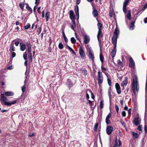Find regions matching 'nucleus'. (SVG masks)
<instances>
[{
    "mask_svg": "<svg viewBox=\"0 0 147 147\" xmlns=\"http://www.w3.org/2000/svg\"><path fill=\"white\" fill-rule=\"evenodd\" d=\"M14 93L12 92L8 91L4 92V94L1 93V95L0 101L1 104L3 105L7 106H10L16 103V100H14L12 102H8V99L5 96H12L14 95Z\"/></svg>",
    "mask_w": 147,
    "mask_h": 147,
    "instance_id": "f257e3e1",
    "label": "nucleus"
},
{
    "mask_svg": "<svg viewBox=\"0 0 147 147\" xmlns=\"http://www.w3.org/2000/svg\"><path fill=\"white\" fill-rule=\"evenodd\" d=\"M119 31L117 29V27L115 28L114 32V34L112 38V43L114 45H116L117 39L118 37Z\"/></svg>",
    "mask_w": 147,
    "mask_h": 147,
    "instance_id": "f03ea898",
    "label": "nucleus"
},
{
    "mask_svg": "<svg viewBox=\"0 0 147 147\" xmlns=\"http://www.w3.org/2000/svg\"><path fill=\"white\" fill-rule=\"evenodd\" d=\"M132 88L134 92H135L136 90L138 91L139 89L138 84L136 78L135 79L133 80L132 82Z\"/></svg>",
    "mask_w": 147,
    "mask_h": 147,
    "instance_id": "7ed1b4c3",
    "label": "nucleus"
},
{
    "mask_svg": "<svg viewBox=\"0 0 147 147\" xmlns=\"http://www.w3.org/2000/svg\"><path fill=\"white\" fill-rule=\"evenodd\" d=\"M86 49L88 50L89 53L88 57L90 59H91L92 61H94V56L93 51L91 47H89L88 45H87Z\"/></svg>",
    "mask_w": 147,
    "mask_h": 147,
    "instance_id": "20e7f679",
    "label": "nucleus"
},
{
    "mask_svg": "<svg viewBox=\"0 0 147 147\" xmlns=\"http://www.w3.org/2000/svg\"><path fill=\"white\" fill-rule=\"evenodd\" d=\"M97 78L98 84L100 85L103 81V78L102 72L100 71L98 72Z\"/></svg>",
    "mask_w": 147,
    "mask_h": 147,
    "instance_id": "39448f33",
    "label": "nucleus"
},
{
    "mask_svg": "<svg viewBox=\"0 0 147 147\" xmlns=\"http://www.w3.org/2000/svg\"><path fill=\"white\" fill-rule=\"evenodd\" d=\"M141 120L139 117L135 118L133 120V123L135 125H138L141 122Z\"/></svg>",
    "mask_w": 147,
    "mask_h": 147,
    "instance_id": "423d86ee",
    "label": "nucleus"
},
{
    "mask_svg": "<svg viewBox=\"0 0 147 147\" xmlns=\"http://www.w3.org/2000/svg\"><path fill=\"white\" fill-rule=\"evenodd\" d=\"M113 130V127L111 126H108L106 129V131L108 135H110L111 134Z\"/></svg>",
    "mask_w": 147,
    "mask_h": 147,
    "instance_id": "0eeeda50",
    "label": "nucleus"
},
{
    "mask_svg": "<svg viewBox=\"0 0 147 147\" xmlns=\"http://www.w3.org/2000/svg\"><path fill=\"white\" fill-rule=\"evenodd\" d=\"M115 87L116 91L118 94H120L121 92L120 86L118 83H116L115 84Z\"/></svg>",
    "mask_w": 147,
    "mask_h": 147,
    "instance_id": "6e6552de",
    "label": "nucleus"
},
{
    "mask_svg": "<svg viewBox=\"0 0 147 147\" xmlns=\"http://www.w3.org/2000/svg\"><path fill=\"white\" fill-rule=\"evenodd\" d=\"M79 53L81 57L82 58H84L85 56V53L83 50L82 48L81 47H80L79 48Z\"/></svg>",
    "mask_w": 147,
    "mask_h": 147,
    "instance_id": "1a4fd4ad",
    "label": "nucleus"
},
{
    "mask_svg": "<svg viewBox=\"0 0 147 147\" xmlns=\"http://www.w3.org/2000/svg\"><path fill=\"white\" fill-rule=\"evenodd\" d=\"M84 42L86 44H88L90 41V37L89 36L85 35L84 36Z\"/></svg>",
    "mask_w": 147,
    "mask_h": 147,
    "instance_id": "9d476101",
    "label": "nucleus"
},
{
    "mask_svg": "<svg viewBox=\"0 0 147 147\" xmlns=\"http://www.w3.org/2000/svg\"><path fill=\"white\" fill-rule=\"evenodd\" d=\"M129 66L131 67H133L135 66V62L133 59L130 57L129 58Z\"/></svg>",
    "mask_w": 147,
    "mask_h": 147,
    "instance_id": "9b49d317",
    "label": "nucleus"
},
{
    "mask_svg": "<svg viewBox=\"0 0 147 147\" xmlns=\"http://www.w3.org/2000/svg\"><path fill=\"white\" fill-rule=\"evenodd\" d=\"M111 113H109L106 117L105 119V122L107 124H109L110 123V121L109 119L111 117Z\"/></svg>",
    "mask_w": 147,
    "mask_h": 147,
    "instance_id": "f8f14e48",
    "label": "nucleus"
},
{
    "mask_svg": "<svg viewBox=\"0 0 147 147\" xmlns=\"http://www.w3.org/2000/svg\"><path fill=\"white\" fill-rule=\"evenodd\" d=\"M126 15L125 16L127 18L128 20H130L131 19V13L130 10H129L127 11V13H126Z\"/></svg>",
    "mask_w": 147,
    "mask_h": 147,
    "instance_id": "ddd939ff",
    "label": "nucleus"
},
{
    "mask_svg": "<svg viewBox=\"0 0 147 147\" xmlns=\"http://www.w3.org/2000/svg\"><path fill=\"white\" fill-rule=\"evenodd\" d=\"M27 47V51L28 53L31 52V46L30 43L29 42H27L26 44Z\"/></svg>",
    "mask_w": 147,
    "mask_h": 147,
    "instance_id": "4468645a",
    "label": "nucleus"
},
{
    "mask_svg": "<svg viewBox=\"0 0 147 147\" xmlns=\"http://www.w3.org/2000/svg\"><path fill=\"white\" fill-rule=\"evenodd\" d=\"M20 50L22 51H24L26 48V45L22 43H20Z\"/></svg>",
    "mask_w": 147,
    "mask_h": 147,
    "instance_id": "2eb2a0df",
    "label": "nucleus"
},
{
    "mask_svg": "<svg viewBox=\"0 0 147 147\" xmlns=\"http://www.w3.org/2000/svg\"><path fill=\"white\" fill-rule=\"evenodd\" d=\"M69 17L71 20L75 19V16L74 14V11L71 10H70L69 11Z\"/></svg>",
    "mask_w": 147,
    "mask_h": 147,
    "instance_id": "dca6fc26",
    "label": "nucleus"
},
{
    "mask_svg": "<svg viewBox=\"0 0 147 147\" xmlns=\"http://www.w3.org/2000/svg\"><path fill=\"white\" fill-rule=\"evenodd\" d=\"M75 10L76 13V15L78 17V18H79V8L78 6L76 5L75 7Z\"/></svg>",
    "mask_w": 147,
    "mask_h": 147,
    "instance_id": "f3484780",
    "label": "nucleus"
},
{
    "mask_svg": "<svg viewBox=\"0 0 147 147\" xmlns=\"http://www.w3.org/2000/svg\"><path fill=\"white\" fill-rule=\"evenodd\" d=\"M128 82V80L126 78H125L124 80L121 83V86L124 87V86H126Z\"/></svg>",
    "mask_w": 147,
    "mask_h": 147,
    "instance_id": "a211bd4d",
    "label": "nucleus"
},
{
    "mask_svg": "<svg viewBox=\"0 0 147 147\" xmlns=\"http://www.w3.org/2000/svg\"><path fill=\"white\" fill-rule=\"evenodd\" d=\"M102 35L101 34V30H98V34L97 35V37L98 41H99V38L100 37H101Z\"/></svg>",
    "mask_w": 147,
    "mask_h": 147,
    "instance_id": "6ab92c4d",
    "label": "nucleus"
},
{
    "mask_svg": "<svg viewBox=\"0 0 147 147\" xmlns=\"http://www.w3.org/2000/svg\"><path fill=\"white\" fill-rule=\"evenodd\" d=\"M9 51L11 52L12 51H15V48L14 47L13 44H11Z\"/></svg>",
    "mask_w": 147,
    "mask_h": 147,
    "instance_id": "aec40b11",
    "label": "nucleus"
},
{
    "mask_svg": "<svg viewBox=\"0 0 147 147\" xmlns=\"http://www.w3.org/2000/svg\"><path fill=\"white\" fill-rule=\"evenodd\" d=\"M92 15L94 17H96L98 15L97 11L95 9H94L92 12Z\"/></svg>",
    "mask_w": 147,
    "mask_h": 147,
    "instance_id": "412c9836",
    "label": "nucleus"
},
{
    "mask_svg": "<svg viewBox=\"0 0 147 147\" xmlns=\"http://www.w3.org/2000/svg\"><path fill=\"white\" fill-rule=\"evenodd\" d=\"M50 12H47L46 13V15L45 16V18L46 19V20L47 21H48V19L50 17Z\"/></svg>",
    "mask_w": 147,
    "mask_h": 147,
    "instance_id": "4be33fe9",
    "label": "nucleus"
},
{
    "mask_svg": "<svg viewBox=\"0 0 147 147\" xmlns=\"http://www.w3.org/2000/svg\"><path fill=\"white\" fill-rule=\"evenodd\" d=\"M103 106L104 101L103 100H102L100 102L99 107L100 109H102L103 107Z\"/></svg>",
    "mask_w": 147,
    "mask_h": 147,
    "instance_id": "5701e85b",
    "label": "nucleus"
},
{
    "mask_svg": "<svg viewBox=\"0 0 147 147\" xmlns=\"http://www.w3.org/2000/svg\"><path fill=\"white\" fill-rule=\"evenodd\" d=\"M100 59L102 64H103V63L104 57L102 54L101 53L100 54Z\"/></svg>",
    "mask_w": 147,
    "mask_h": 147,
    "instance_id": "b1692460",
    "label": "nucleus"
},
{
    "mask_svg": "<svg viewBox=\"0 0 147 147\" xmlns=\"http://www.w3.org/2000/svg\"><path fill=\"white\" fill-rule=\"evenodd\" d=\"M123 11L125 14L127 13L126 9L127 5H123Z\"/></svg>",
    "mask_w": 147,
    "mask_h": 147,
    "instance_id": "393cba45",
    "label": "nucleus"
},
{
    "mask_svg": "<svg viewBox=\"0 0 147 147\" xmlns=\"http://www.w3.org/2000/svg\"><path fill=\"white\" fill-rule=\"evenodd\" d=\"M142 125H139L138 127V129L139 131V133H142Z\"/></svg>",
    "mask_w": 147,
    "mask_h": 147,
    "instance_id": "a878e982",
    "label": "nucleus"
},
{
    "mask_svg": "<svg viewBox=\"0 0 147 147\" xmlns=\"http://www.w3.org/2000/svg\"><path fill=\"white\" fill-rule=\"evenodd\" d=\"M20 7L21 9L22 10L23 9L24 7V2H22L20 3L19 4Z\"/></svg>",
    "mask_w": 147,
    "mask_h": 147,
    "instance_id": "bb28decb",
    "label": "nucleus"
},
{
    "mask_svg": "<svg viewBox=\"0 0 147 147\" xmlns=\"http://www.w3.org/2000/svg\"><path fill=\"white\" fill-rule=\"evenodd\" d=\"M116 54V50H113L111 52V56L112 58L114 57Z\"/></svg>",
    "mask_w": 147,
    "mask_h": 147,
    "instance_id": "cd10ccee",
    "label": "nucleus"
},
{
    "mask_svg": "<svg viewBox=\"0 0 147 147\" xmlns=\"http://www.w3.org/2000/svg\"><path fill=\"white\" fill-rule=\"evenodd\" d=\"M134 26V23L132 22L131 23V25L129 27V29L131 30H132L133 29Z\"/></svg>",
    "mask_w": 147,
    "mask_h": 147,
    "instance_id": "c85d7f7f",
    "label": "nucleus"
},
{
    "mask_svg": "<svg viewBox=\"0 0 147 147\" xmlns=\"http://www.w3.org/2000/svg\"><path fill=\"white\" fill-rule=\"evenodd\" d=\"M23 57L24 58V59L25 60H26L27 59V55L26 52H25L24 53L23 55Z\"/></svg>",
    "mask_w": 147,
    "mask_h": 147,
    "instance_id": "c756f323",
    "label": "nucleus"
},
{
    "mask_svg": "<svg viewBox=\"0 0 147 147\" xmlns=\"http://www.w3.org/2000/svg\"><path fill=\"white\" fill-rule=\"evenodd\" d=\"M26 8L29 11H32V9L29 7V5L28 4H26Z\"/></svg>",
    "mask_w": 147,
    "mask_h": 147,
    "instance_id": "7c9ffc66",
    "label": "nucleus"
},
{
    "mask_svg": "<svg viewBox=\"0 0 147 147\" xmlns=\"http://www.w3.org/2000/svg\"><path fill=\"white\" fill-rule=\"evenodd\" d=\"M98 125V123H95L94 127V131H96V130Z\"/></svg>",
    "mask_w": 147,
    "mask_h": 147,
    "instance_id": "2f4dec72",
    "label": "nucleus"
},
{
    "mask_svg": "<svg viewBox=\"0 0 147 147\" xmlns=\"http://www.w3.org/2000/svg\"><path fill=\"white\" fill-rule=\"evenodd\" d=\"M71 41L72 43H74L76 42V40L74 37L71 38Z\"/></svg>",
    "mask_w": 147,
    "mask_h": 147,
    "instance_id": "473e14b6",
    "label": "nucleus"
},
{
    "mask_svg": "<svg viewBox=\"0 0 147 147\" xmlns=\"http://www.w3.org/2000/svg\"><path fill=\"white\" fill-rule=\"evenodd\" d=\"M30 24L29 23H28L27 24L26 26H25V29L26 30H27L30 27Z\"/></svg>",
    "mask_w": 147,
    "mask_h": 147,
    "instance_id": "72a5a7b5",
    "label": "nucleus"
},
{
    "mask_svg": "<svg viewBox=\"0 0 147 147\" xmlns=\"http://www.w3.org/2000/svg\"><path fill=\"white\" fill-rule=\"evenodd\" d=\"M117 63L119 65L122 66L123 65V63L120 60H117Z\"/></svg>",
    "mask_w": 147,
    "mask_h": 147,
    "instance_id": "f704fd0d",
    "label": "nucleus"
},
{
    "mask_svg": "<svg viewBox=\"0 0 147 147\" xmlns=\"http://www.w3.org/2000/svg\"><path fill=\"white\" fill-rule=\"evenodd\" d=\"M58 47L60 49H62L63 48V47L62 44L60 43Z\"/></svg>",
    "mask_w": 147,
    "mask_h": 147,
    "instance_id": "c9c22d12",
    "label": "nucleus"
},
{
    "mask_svg": "<svg viewBox=\"0 0 147 147\" xmlns=\"http://www.w3.org/2000/svg\"><path fill=\"white\" fill-rule=\"evenodd\" d=\"M28 53L29 54V59H30L31 62H32V54L31 52Z\"/></svg>",
    "mask_w": 147,
    "mask_h": 147,
    "instance_id": "e433bc0d",
    "label": "nucleus"
},
{
    "mask_svg": "<svg viewBox=\"0 0 147 147\" xmlns=\"http://www.w3.org/2000/svg\"><path fill=\"white\" fill-rule=\"evenodd\" d=\"M98 26V30H101L102 28V24L100 23H98L97 24Z\"/></svg>",
    "mask_w": 147,
    "mask_h": 147,
    "instance_id": "4c0bfd02",
    "label": "nucleus"
},
{
    "mask_svg": "<svg viewBox=\"0 0 147 147\" xmlns=\"http://www.w3.org/2000/svg\"><path fill=\"white\" fill-rule=\"evenodd\" d=\"M115 109L117 113H118L119 111V108L118 107V106L116 104L115 105Z\"/></svg>",
    "mask_w": 147,
    "mask_h": 147,
    "instance_id": "58836bf2",
    "label": "nucleus"
},
{
    "mask_svg": "<svg viewBox=\"0 0 147 147\" xmlns=\"http://www.w3.org/2000/svg\"><path fill=\"white\" fill-rule=\"evenodd\" d=\"M130 0H125L123 2V5H127Z\"/></svg>",
    "mask_w": 147,
    "mask_h": 147,
    "instance_id": "ea45409f",
    "label": "nucleus"
},
{
    "mask_svg": "<svg viewBox=\"0 0 147 147\" xmlns=\"http://www.w3.org/2000/svg\"><path fill=\"white\" fill-rule=\"evenodd\" d=\"M120 122L121 124L123 125L124 127L125 126V124L124 122L123 121V120L121 119L120 120Z\"/></svg>",
    "mask_w": 147,
    "mask_h": 147,
    "instance_id": "a19ab883",
    "label": "nucleus"
},
{
    "mask_svg": "<svg viewBox=\"0 0 147 147\" xmlns=\"http://www.w3.org/2000/svg\"><path fill=\"white\" fill-rule=\"evenodd\" d=\"M25 89L26 88L24 85L22 87L21 90L23 92L25 91Z\"/></svg>",
    "mask_w": 147,
    "mask_h": 147,
    "instance_id": "79ce46f5",
    "label": "nucleus"
},
{
    "mask_svg": "<svg viewBox=\"0 0 147 147\" xmlns=\"http://www.w3.org/2000/svg\"><path fill=\"white\" fill-rule=\"evenodd\" d=\"M133 135L136 138H138L139 136L138 134L134 133H133Z\"/></svg>",
    "mask_w": 147,
    "mask_h": 147,
    "instance_id": "37998d69",
    "label": "nucleus"
},
{
    "mask_svg": "<svg viewBox=\"0 0 147 147\" xmlns=\"http://www.w3.org/2000/svg\"><path fill=\"white\" fill-rule=\"evenodd\" d=\"M111 91H110V89H109L108 92V96H109V97L110 99L111 97Z\"/></svg>",
    "mask_w": 147,
    "mask_h": 147,
    "instance_id": "c03bdc74",
    "label": "nucleus"
},
{
    "mask_svg": "<svg viewBox=\"0 0 147 147\" xmlns=\"http://www.w3.org/2000/svg\"><path fill=\"white\" fill-rule=\"evenodd\" d=\"M108 83L109 85L110 86L111 85V82L109 78L107 79Z\"/></svg>",
    "mask_w": 147,
    "mask_h": 147,
    "instance_id": "a18cd8bd",
    "label": "nucleus"
},
{
    "mask_svg": "<svg viewBox=\"0 0 147 147\" xmlns=\"http://www.w3.org/2000/svg\"><path fill=\"white\" fill-rule=\"evenodd\" d=\"M63 39H64V41L66 42H67L68 41V39H67V37H66V36H63Z\"/></svg>",
    "mask_w": 147,
    "mask_h": 147,
    "instance_id": "49530a36",
    "label": "nucleus"
},
{
    "mask_svg": "<svg viewBox=\"0 0 147 147\" xmlns=\"http://www.w3.org/2000/svg\"><path fill=\"white\" fill-rule=\"evenodd\" d=\"M41 30V28L40 27H39L38 28V30H37V32L38 33V34H39Z\"/></svg>",
    "mask_w": 147,
    "mask_h": 147,
    "instance_id": "de8ad7c7",
    "label": "nucleus"
},
{
    "mask_svg": "<svg viewBox=\"0 0 147 147\" xmlns=\"http://www.w3.org/2000/svg\"><path fill=\"white\" fill-rule=\"evenodd\" d=\"M118 142L117 140H115V144L114 146V147H117V146H118Z\"/></svg>",
    "mask_w": 147,
    "mask_h": 147,
    "instance_id": "09e8293b",
    "label": "nucleus"
},
{
    "mask_svg": "<svg viewBox=\"0 0 147 147\" xmlns=\"http://www.w3.org/2000/svg\"><path fill=\"white\" fill-rule=\"evenodd\" d=\"M16 55V53L14 52H13L11 54V57L12 58L14 57Z\"/></svg>",
    "mask_w": 147,
    "mask_h": 147,
    "instance_id": "8fccbe9b",
    "label": "nucleus"
},
{
    "mask_svg": "<svg viewBox=\"0 0 147 147\" xmlns=\"http://www.w3.org/2000/svg\"><path fill=\"white\" fill-rule=\"evenodd\" d=\"M122 114L123 117H125L126 116V112L125 111H123L122 113Z\"/></svg>",
    "mask_w": 147,
    "mask_h": 147,
    "instance_id": "3c124183",
    "label": "nucleus"
},
{
    "mask_svg": "<svg viewBox=\"0 0 147 147\" xmlns=\"http://www.w3.org/2000/svg\"><path fill=\"white\" fill-rule=\"evenodd\" d=\"M118 142H119V144H118V146L119 147L121 145L122 142H121V141L120 140H119Z\"/></svg>",
    "mask_w": 147,
    "mask_h": 147,
    "instance_id": "603ef678",
    "label": "nucleus"
},
{
    "mask_svg": "<svg viewBox=\"0 0 147 147\" xmlns=\"http://www.w3.org/2000/svg\"><path fill=\"white\" fill-rule=\"evenodd\" d=\"M144 130L145 132L147 133V126L146 125L144 126Z\"/></svg>",
    "mask_w": 147,
    "mask_h": 147,
    "instance_id": "864d4df0",
    "label": "nucleus"
},
{
    "mask_svg": "<svg viewBox=\"0 0 147 147\" xmlns=\"http://www.w3.org/2000/svg\"><path fill=\"white\" fill-rule=\"evenodd\" d=\"M13 69V67H12V66H9L8 67L7 69Z\"/></svg>",
    "mask_w": 147,
    "mask_h": 147,
    "instance_id": "5fc2aeb1",
    "label": "nucleus"
},
{
    "mask_svg": "<svg viewBox=\"0 0 147 147\" xmlns=\"http://www.w3.org/2000/svg\"><path fill=\"white\" fill-rule=\"evenodd\" d=\"M147 8V6L146 5L142 8V10H145Z\"/></svg>",
    "mask_w": 147,
    "mask_h": 147,
    "instance_id": "6e6d98bb",
    "label": "nucleus"
},
{
    "mask_svg": "<svg viewBox=\"0 0 147 147\" xmlns=\"http://www.w3.org/2000/svg\"><path fill=\"white\" fill-rule=\"evenodd\" d=\"M86 98L88 99L89 98V94H88L87 93H86Z\"/></svg>",
    "mask_w": 147,
    "mask_h": 147,
    "instance_id": "4d7b16f0",
    "label": "nucleus"
},
{
    "mask_svg": "<svg viewBox=\"0 0 147 147\" xmlns=\"http://www.w3.org/2000/svg\"><path fill=\"white\" fill-rule=\"evenodd\" d=\"M88 101L90 107H91L92 106V102L91 101L89 100Z\"/></svg>",
    "mask_w": 147,
    "mask_h": 147,
    "instance_id": "13d9d810",
    "label": "nucleus"
},
{
    "mask_svg": "<svg viewBox=\"0 0 147 147\" xmlns=\"http://www.w3.org/2000/svg\"><path fill=\"white\" fill-rule=\"evenodd\" d=\"M72 20V23H73L74 26H75L76 24H75V19H73V20Z\"/></svg>",
    "mask_w": 147,
    "mask_h": 147,
    "instance_id": "bf43d9fd",
    "label": "nucleus"
},
{
    "mask_svg": "<svg viewBox=\"0 0 147 147\" xmlns=\"http://www.w3.org/2000/svg\"><path fill=\"white\" fill-rule=\"evenodd\" d=\"M42 18L44 17V10H43L42 12Z\"/></svg>",
    "mask_w": 147,
    "mask_h": 147,
    "instance_id": "052dcab7",
    "label": "nucleus"
},
{
    "mask_svg": "<svg viewBox=\"0 0 147 147\" xmlns=\"http://www.w3.org/2000/svg\"><path fill=\"white\" fill-rule=\"evenodd\" d=\"M145 91L146 92L147 91V79H146V84Z\"/></svg>",
    "mask_w": 147,
    "mask_h": 147,
    "instance_id": "680f3d73",
    "label": "nucleus"
},
{
    "mask_svg": "<svg viewBox=\"0 0 147 147\" xmlns=\"http://www.w3.org/2000/svg\"><path fill=\"white\" fill-rule=\"evenodd\" d=\"M7 111V110H1V112L2 113H4V112H6Z\"/></svg>",
    "mask_w": 147,
    "mask_h": 147,
    "instance_id": "e2e57ef3",
    "label": "nucleus"
},
{
    "mask_svg": "<svg viewBox=\"0 0 147 147\" xmlns=\"http://www.w3.org/2000/svg\"><path fill=\"white\" fill-rule=\"evenodd\" d=\"M40 7L38 8L37 11L38 13L40 12Z\"/></svg>",
    "mask_w": 147,
    "mask_h": 147,
    "instance_id": "0e129e2a",
    "label": "nucleus"
},
{
    "mask_svg": "<svg viewBox=\"0 0 147 147\" xmlns=\"http://www.w3.org/2000/svg\"><path fill=\"white\" fill-rule=\"evenodd\" d=\"M68 48L71 51L73 50V49L70 47H69V46H67Z\"/></svg>",
    "mask_w": 147,
    "mask_h": 147,
    "instance_id": "69168bd1",
    "label": "nucleus"
},
{
    "mask_svg": "<svg viewBox=\"0 0 147 147\" xmlns=\"http://www.w3.org/2000/svg\"><path fill=\"white\" fill-rule=\"evenodd\" d=\"M39 0H35V4H38L39 3Z\"/></svg>",
    "mask_w": 147,
    "mask_h": 147,
    "instance_id": "338daca9",
    "label": "nucleus"
},
{
    "mask_svg": "<svg viewBox=\"0 0 147 147\" xmlns=\"http://www.w3.org/2000/svg\"><path fill=\"white\" fill-rule=\"evenodd\" d=\"M144 22L145 23H147V18H146L144 19Z\"/></svg>",
    "mask_w": 147,
    "mask_h": 147,
    "instance_id": "774afa93",
    "label": "nucleus"
}]
</instances>
